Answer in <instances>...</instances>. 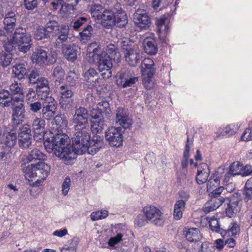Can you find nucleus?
Masks as SVG:
<instances>
[{
  "mask_svg": "<svg viewBox=\"0 0 252 252\" xmlns=\"http://www.w3.org/2000/svg\"><path fill=\"white\" fill-rule=\"evenodd\" d=\"M72 140L71 145L68 136L63 131H58L55 135L51 131H46L44 145L48 152H54L66 164H71L78 154L87 152L95 154L102 145V139L100 136H94L91 141L90 133L84 130L76 132Z\"/></svg>",
  "mask_w": 252,
  "mask_h": 252,
  "instance_id": "1",
  "label": "nucleus"
},
{
  "mask_svg": "<svg viewBox=\"0 0 252 252\" xmlns=\"http://www.w3.org/2000/svg\"><path fill=\"white\" fill-rule=\"evenodd\" d=\"M32 38L30 34L19 33L16 31L12 36L4 41V47L6 52L0 56V64L3 67L8 66L12 60L10 52L17 47L19 51L26 53L31 47Z\"/></svg>",
  "mask_w": 252,
  "mask_h": 252,
  "instance_id": "2",
  "label": "nucleus"
},
{
  "mask_svg": "<svg viewBox=\"0 0 252 252\" xmlns=\"http://www.w3.org/2000/svg\"><path fill=\"white\" fill-rule=\"evenodd\" d=\"M86 59L90 63H97V68L103 78L111 77L112 59L106 54L101 53V48L96 42L92 43L88 47Z\"/></svg>",
  "mask_w": 252,
  "mask_h": 252,
  "instance_id": "3",
  "label": "nucleus"
},
{
  "mask_svg": "<svg viewBox=\"0 0 252 252\" xmlns=\"http://www.w3.org/2000/svg\"><path fill=\"white\" fill-rule=\"evenodd\" d=\"M99 23L106 29H111L114 26L123 27L127 23V17L125 12L119 3L114 7L106 9Z\"/></svg>",
  "mask_w": 252,
  "mask_h": 252,
  "instance_id": "4",
  "label": "nucleus"
},
{
  "mask_svg": "<svg viewBox=\"0 0 252 252\" xmlns=\"http://www.w3.org/2000/svg\"><path fill=\"white\" fill-rule=\"evenodd\" d=\"M25 178L29 180L37 178L34 182L30 184L32 187H38L42 185L43 182L48 176L50 166L44 161H39L36 164H31L23 168Z\"/></svg>",
  "mask_w": 252,
  "mask_h": 252,
  "instance_id": "5",
  "label": "nucleus"
},
{
  "mask_svg": "<svg viewBox=\"0 0 252 252\" xmlns=\"http://www.w3.org/2000/svg\"><path fill=\"white\" fill-rule=\"evenodd\" d=\"M231 177L227 170L224 167L220 166L215 170L212 174L207 183V187L209 189H212L213 187H218L221 184L223 186H230L232 188L230 190L228 187L226 189L229 191H232L234 189V185L233 184H228Z\"/></svg>",
  "mask_w": 252,
  "mask_h": 252,
  "instance_id": "6",
  "label": "nucleus"
},
{
  "mask_svg": "<svg viewBox=\"0 0 252 252\" xmlns=\"http://www.w3.org/2000/svg\"><path fill=\"white\" fill-rule=\"evenodd\" d=\"M142 212L147 221L158 226L164 224L165 219L163 214L158 207L154 205H147L143 208Z\"/></svg>",
  "mask_w": 252,
  "mask_h": 252,
  "instance_id": "7",
  "label": "nucleus"
},
{
  "mask_svg": "<svg viewBox=\"0 0 252 252\" xmlns=\"http://www.w3.org/2000/svg\"><path fill=\"white\" fill-rule=\"evenodd\" d=\"M31 60L33 63L43 66L54 63L56 59L55 57L48 55L47 51L43 47L37 48L32 53Z\"/></svg>",
  "mask_w": 252,
  "mask_h": 252,
  "instance_id": "8",
  "label": "nucleus"
},
{
  "mask_svg": "<svg viewBox=\"0 0 252 252\" xmlns=\"http://www.w3.org/2000/svg\"><path fill=\"white\" fill-rule=\"evenodd\" d=\"M105 138L111 146L119 147L123 145V136L120 127H108L105 131Z\"/></svg>",
  "mask_w": 252,
  "mask_h": 252,
  "instance_id": "9",
  "label": "nucleus"
},
{
  "mask_svg": "<svg viewBox=\"0 0 252 252\" xmlns=\"http://www.w3.org/2000/svg\"><path fill=\"white\" fill-rule=\"evenodd\" d=\"M89 114L87 109L83 107H79L75 110L73 116V123L76 124L75 129L78 131H82L83 130L89 132L86 127H88Z\"/></svg>",
  "mask_w": 252,
  "mask_h": 252,
  "instance_id": "10",
  "label": "nucleus"
},
{
  "mask_svg": "<svg viewBox=\"0 0 252 252\" xmlns=\"http://www.w3.org/2000/svg\"><path fill=\"white\" fill-rule=\"evenodd\" d=\"M12 106V120L14 124L19 125L24 121L25 116V109L22 98H13Z\"/></svg>",
  "mask_w": 252,
  "mask_h": 252,
  "instance_id": "11",
  "label": "nucleus"
},
{
  "mask_svg": "<svg viewBox=\"0 0 252 252\" xmlns=\"http://www.w3.org/2000/svg\"><path fill=\"white\" fill-rule=\"evenodd\" d=\"M123 50L126 63L130 66H136L141 59L139 53L128 45H124Z\"/></svg>",
  "mask_w": 252,
  "mask_h": 252,
  "instance_id": "12",
  "label": "nucleus"
},
{
  "mask_svg": "<svg viewBox=\"0 0 252 252\" xmlns=\"http://www.w3.org/2000/svg\"><path fill=\"white\" fill-rule=\"evenodd\" d=\"M134 22L140 30H145L149 27L151 19L145 10L139 8L134 13Z\"/></svg>",
  "mask_w": 252,
  "mask_h": 252,
  "instance_id": "13",
  "label": "nucleus"
},
{
  "mask_svg": "<svg viewBox=\"0 0 252 252\" xmlns=\"http://www.w3.org/2000/svg\"><path fill=\"white\" fill-rule=\"evenodd\" d=\"M91 129L93 133L97 134L101 132L103 129L104 118L100 112H96V110L93 109L91 111Z\"/></svg>",
  "mask_w": 252,
  "mask_h": 252,
  "instance_id": "14",
  "label": "nucleus"
},
{
  "mask_svg": "<svg viewBox=\"0 0 252 252\" xmlns=\"http://www.w3.org/2000/svg\"><path fill=\"white\" fill-rule=\"evenodd\" d=\"M45 99L42 109V116L44 119L50 120L54 117L56 113L57 103L52 97H47Z\"/></svg>",
  "mask_w": 252,
  "mask_h": 252,
  "instance_id": "15",
  "label": "nucleus"
},
{
  "mask_svg": "<svg viewBox=\"0 0 252 252\" xmlns=\"http://www.w3.org/2000/svg\"><path fill=\"white\" fill-rule=\"evenodd\" d=\"M46 124L44 119L35 117L32 123V129L34 132V139L36 141L43 139L44 140V135L46 133L44 132Z\"/></svg>",
  "mask_w": 252,
  "mask_h": 252,
  "instance_id": "16",
  "label": "nucleus"
},
{
  "mask_svg": "<svg viewBox=\"0 0 252 252\" xmlns=\"http://www.w3.org/2000/svg\"><path fill=\"white\" fill-rule=\"evenodd\" d=\"M169 20L165 16L157 19L156 25L159 38L164 40L169 31Z\"/></svg>",
  "mask_w": 252,
  "mask_h": 252,
  "instance_id": "17",
  "label": "nucleus"
},
{
  "mask_svg": "<svg viewBox=\"0 0 252 252\" xmlns=\"http://www.w3.org/2000/svg\"><path fill=\"white\" fill-rule=\"evenodd\" d=\"M115 121L125 129L130 128L133 123L131 118L127 114L123 108H119L117 110Z\"/></svg>",
  "mask_w": 252,
  "mask_h": 252,
  "instance_id": "18",
  "label": "nucleus"
},
{
  "mask_svg": "<svg viewBox=\"0 0 252 252\" xmlns=\"http://www.w3.org/2000/svg\"><path fill=\"white\" fill-rule=\"evenodd\" d=\"M71 86L65 84L61 86L59 89L58 91L60 96V104L61 107L64 109H69L71 107V104L69 103L70 101H68L67 104L65 103V100L70 98L73 95V91L71 89Z\"/></svg>",
  "mask_w": 252,
  "mask_h": 252,
  "instance_id": "19",
  "label": "nucleus"
},
{
  "mask_svg": "<svg viewBox=\"0 0 252 252\" xmlns=\"http://www.w3.org/2000/svg\"><path fill=\"white\" fill-rule=\"evenodd\" d=\"M113 235L109 238L107 242L110 249L115 248L116 245L123 240L125 230L120 229L119 226H117L113 230Z\"/></svg>",
  "mask_w": 252,
  "mask_h": 252,
  "instance_id": "20",
  "label": "nucleus"
},
{
  "mask_svg": "<svg viewBox=\"0 0 252 252\" xmlns=\"http://www.w3.org/2000/svg\"><path fill=\"white\" fill-rule=\"evenodd\" d=\"M242 125V122H236L227 125L223 128L220 127L218 129V131L216 132L217 136H223L224 134L232 135L239 129Z\"/></svg>",
  "mask_w": 252,
  "mask_h": 252,
  "instance_id": "21",
  "label": "nucleus"
},
{
  "mask_svg": "<svg viewBox=\"0 0 252 252\" xmlns=\"http://www.w3.org/2000/svg\"><path fill=\"white\" fill-rule=\"evenodd\" d=\"M37 84L36 91L41 99L46 98L49 94V87L48 81L45 78H40L36 83Z\"/></svg>",
  "mask_w": 252,
  "mask_h": 252,
  "instance_id": "22",
  "label": "nucleus"
},
{
  "mask_svg": "<svg viewBox=\"0 0 252 252\" xmlns=\"http://www.w3.org/2000/svg\"><path fill=\"white\" fill-rule=\"evenodd\" d=\"M210 170L208 165L201 163L197 166V173L196 177V182L198 184L205 183L209 177Z\"/></svg>",
  "mask_w": 252,
  "mask_h": 252,
  "instance_id": "23",
  "label": "nucleus"
},
{
  "mask_svg": "<svg viewBox=\"0 0 252 252\" xmlns=\"http://www.w3.org/2000/svg\"><path fill=\"white\" fill-rule=\"evenodd\" d=\"M138 81V77L135 76H126L124 73H121L117 76L116 84L123 88L130 87Z\"/></svg>",
  "mask_w": 252,
  "mask_h": 252,
  "instance_id": "24",
  "label": "nucleus"
},
{
  "mask_svg": "<svg viewBox=\"0 0 252 252\" xmlns=\"http://www.w3.org/2000/svg\"><path fill=\"white\" fill-rule=\"evenodd\" d=\"M17 19L15 13L10 11L5 14L3 19L4 29L7 32H12L16 26Z\"/></svg>",
  "mask_w": 252,
  "mask_h": 252,
  "instance_id": "25",
  "label": "nucleus"
},
{
  "mask_svg": "<svg viewBox=\"0 0 252 252\" xmlns=\"http://www.w3.org/2000/svg\"><path fill=\"white\" fill-rule=\"evenodd\" d=\"M17 140V135L15 129H11L10 131L5 130L2 136L0 143H3L8 147H12L14 146Z\"/></svg>",
  "mask_w": 252,
  "mask_h": 252,
  "instance_id": "26",
  "label": "nucleus"
},
{
  "mask_svg": "<svg viewBox=\"0 0 252 252\" xmlns=\"http://www.w3.org/2000/svg\"><path fill=\"white\" fill-rule=\"evenodd\" d=\"M143 47L145 52L148 55H154L158 51L155 39L151 37H147L144 39Z\"/></svg>",
  "mask_w": 252,
  "mask_h": 252,
  "instance_id": "27",
  "label": "nucleus"
},
{
  "mask_svg": "<svg viewBox=\"0 0 252 252\" xmlns=\"http://www.w3.org/2000/svg\"><path fill=\"white\" fill-rule=\"evenodd\" d=\"M142 75L154 74L155 73V63L149 58H146L142 61L141 64Z\"/></svg>",
  "mask_w": 252,
  "mask_h": 252,
  "instance_id": "28",
  "label": "nucleus"
},
{
  "mask_svg": "<svg viewBox=\"0 0 252 252\" xmlns=\"http://www.w3.org/2000/svg\"><path fill=\"white\" fill-rule=\"evenodd\" d=\"M62 52L64 57L68 61L73 62L76 60L77 47L74 44L64 45Z\"/></svg>",
  "mask_w": 252,
  "mask_h": 252,
  "instance_id": "29",
  "label": "nucleus"
},
{
  "mask_svg": "<svg viewBox=\"0 0 252 252\" xmlns=\"http://www.w3.org/2000/svg\"><path fill=\"white\" fill-rule=\"evenodd\" d=\"M12 72L14 77L19 80L25 78L28 73V69L26 67V64L24 63H16L12 67Z\"/></svg>",
  "mask_w": 252,
  "mask_h": 252,
  "instance_id": "30",
  "label": "nucleus"
},
{
  "mask_svg": "<svg viewBox=\"0 0 252 252\" xmlns=\"http://www.w3.org/2000/svg\"><path fill=\"white\" fill-rule=\"evenodd\" d=\"M105 10H106V8H104L101 5L95 4L91 6L90 11L92 17L97 23H99Z\"/></svg>",
  "mask_w": 252,
  "mask_h": 252,
  "instance_id": "31",
  "label": "nucleus"
},
{
  "mask_svg": "<svg viewBox=\"0 0 252 252\" xmlns=\"http://www.w3.org/2000/svg\"><path fill=\"white\" fill-rule=\"evenodd\" d=\"M53 128L58 132L62 131V129L65 128L67 126V121L66 119L61 114L57 115L54 118L52 122Z\"/></svg>",
  "mask_w": 252,
  "mask_h": 252,
  "instance_id": "32",
  "label": "nucleus"
},
{
  "mask_svg": "<svg viewBox=\"0 0 252 252\" xmlns=\"http://www.w3.org/2000/svg\"><path fill=\"white\" fill-rule=\"evenodd\" d=\"M46 156L40 150L35 149L30 151L26 157V161L27 162L43 161L46 159Z\"/></svg>",
  "mask_w": 252,
  "mask_h": 252,
  "instance_id": "33",
  "label": "nucleus"
},
{
  "mask_svg": "<svg viewBox=\"0 0 252 252\" xmlns=\"http://www.w3.org/2000/svg\"><path fill=\"white\" fill-rule=\"evenodd\" d=\"M186 239L190 242L197 241L201 238L200 230L197 228H187L185 231Z\"/></svg>",
  "mask_w": 252,
  "mask_h": 252,
  "instance_id": "34",
  "label": "nucleus"
},
{
  "mask_svg": "<svg viewBox=\"0 0 252 252\" xmlns=\"http://www.w3.org/2000/svg\"><path fill=\"white\" fill-rule=\"evenodd\" d=\"M101 53H104L109 56L111 59H113L117 62H119L120 60L121 55L120 53L118 51V49L113 44H109L107 46L105 51L102 52Z\"/></svg>",
  "mask_w": 252,
  "mask_h": 252,
  "instance_id": "35",
  "label": "nucleus"
},
{
  "mask_svg": "<svg viewBox=\"0 0 252 252\" xmlns=\"http://www.w3.org/2000/svg\"><path fill=\"white\" fill-rule=\"evenodd\" d=\"M185 203L183 200H177L174 206L173 216L176 220H180L183 216V212L185 210Z\"/></svg>",
  "mask_w": 252,
  "mask_h": 252,
  "instance_id": "36",
  "label": "nucleus"
},
{
  "mask_svg": "<svg viewBox=\"0 0 252 252\" xmlns=\"http://www.w3.org/2000/svg\"><path fill=\"white\" fill-rule=\"evenodd\" d=\"M98 73L93 68H90L83 73V76L87 80L88 82L91 81L93 84L91 85L92 87L96 86V81H98Z\"/></svg>",
  "mask_w": 252,
  "mask_h": 252,
  "instance_id": "37",
  "label": "nucleus"
},
{
  "mask_svg": "<svg viewBox=\"0 0 252 252\" xmlns=\"http://www.w3.org/2000/svg\"><path fill=\"white\" fill-rule=\"evenodd\" d=\"M210 228L213 231L219 233L221 236L224 237L226 234V231L220 227L218 220L215 217H211L209 220Z\"/></svg>",
  "mask_w": 252,
  "mask_h": 252,
  "instance_id": "38",
  "label": "nucleus"
},
{
  "mask_svg": "<svg viewBox=\"0 0 252 252\" xmlns=\"http://www.w3.org/2000/svg\"><path fill=\"white\" fill-rule=\"evenodd\" d=\"M222 201L215 198L205 204L203 210L205 213H209L217 209L222 203Z\"/></svg>",
  "mask_w": 252,
  "mask_h": 252,
  "instance_id": "39",
  "label": "nucleus"
},
{
  "mask_svg": "<svg viewBox=\"0 0 252 252\" xmlns=\"http://www.w3.org/2000/svg\"><path fill=\"white\" fill-rule=\"evenodd\" d=\"M242 169V164L238 161H235L229 166L227 170L232 177L236 175H241Z\"/></svg>",
  "mask_w": 252,
  "mask_h": 252,
  "instance_id": "40",
  "label": "nucleus"
},
{
  "mask_svg": "<svg viewBox=\"0 0 252 252\" xmlns=\"http://www.w3.org/2000/svg\"><path fill=\"white\" fill-rule=\"evenodd\" d=\"M191 143H189V140H187L185 149L183 153V157L181 161L182 167L183 168H186L188 164V159L190 157V150Z\"/></svg>",
  "mask_w": 252,
  "mask_h": 252,
  "instance_id": "41",
  "label": "nucleus"
},
{
  "mask_svg": "<svg viewBox=\"0 0 252 252\" xmlns=\"http://www.w3.org/2000/svg\"><path fill=\"white\" fill-rule=\"evenodd\" d=\"M9 89L11 93L19 94L20 95L19 98H22L23 99L24 91L21 83H18L17 82L12 83L9 86Z\"/></svg>",
  "mask_w": 252,
  "mask_h": 252,
  "instance_id": "42",
  "label": "nucleus"
},
{
  "mask_svg": "<svg viewBox=\"0 0 252 252\" xmlns=\"http://www.w3.org/2000/svg\"><path fill=\"white\" fill-rule=\"evenodd\" d=\"M15 97H14V98ZM10 98V94L7 90H2L0 92V103L3 106H7L12 99Z\"/></svg>",
  "mask_w": 252,
  "mask_h": 252,
  "instance_id": "43",
  "label": "nucleus"
},
{
  "mask_svg": "<svg viewBox=\"0 0 252 252\" xmlns=\"http://www.w3.org/2000/svg\"><path fill=\"white\" fill-rule=\"evenodd\" d=\"M45 2H49L51 1V4L55 9H58L59 6H61V10L63 12L65 13L64 9L66 8H73V6L71 5H63L64 0H44Z\"/></svg>",
  "mask_w": 252,
  "mask_h": 252,
  "instance_id": "44",
  "label": "nucleus"
},
{
  "mask_svg": "<svg viewBox=\"0 0 252 252\" xmlns=\"http://www.w3.org/2000/svg\"><path fill=\"white\" fill-rule=\"evenodd\" d=\"M108 216V212L105 210H100L93 212L90 215L92 220L96 221L106 218Z\"/></svg>",
  "mask_w": 252,
  "mask_h": 252,
  "instance_id": "45",
  "label": "nucleus"
},
{
  "mask_svg": "<svg viewBox=\"0 0 252 252\" xmlns=\"http://www.w3.org/2000/svg\"><path fill=\"white\" fill-rule=\"evenodd\" d=\"M96 112L105 113L109 114L111 112L110 105L108 101L102 100L97 104Z\"/></svg>",
  "mask_w": 252,
  "mask_h": 252,
  "instance_id": "46",
  "label": "nucleus"
},
{
  "mask_svg": "<svg viewBox=\"0 0 252 252\" xmlns=\"http://www.w3.org/2000/svg\"><path fill=\"white\" fill-rule=\"evenodd\" d=\"M33 36L35 39L40 40L44 38H46L48 36V35L45 29V28L42 26H37L34 31Z\"/></svg>",
  "mask_w": 252,
  "mask_h": 252,
  "instance_id": "47",
  "label": "nucleus"
},
{
  "mask_svg": "<svg viewBox=\"0 0 252 252\" xmlns=\"http://www.w3.org/2000/svg\"><path fill=\"white\" fill-rule=\"evenodd\" d=\"M92 31V26L88 25L82 32H80V40L82 43H85L90 39Z\"/></svg>",
  "mask_w": 252,
  "mask_h": 252,
  "instance_id": "48",
  "label": "nucleus"
},
{
  "mask_svg": "<svg viewBox=\"0 0 252 252\" xmlns=\"http://www.w3.org/2000/svg\"><path fill=\"white\" fill-rule=\"evenodd\" d=\"M45 29L48 36L51 33L53 35L56 34L57 31H59L58 24L55 21H50L47 24Z\"/></svg>",
  "mask_w": 252,
  "mask_h": 252,
  "instance_id": "49",
  "label": "nucleus"
},
{
  "mask_svg": "<svg viewBox=\"0 0 252 252\" xmlns=\"http://www.w3.org/2000/svg\"><path fill=\"white\" fill-rule=\"evenodd\" d=\"M239 210L238 205L236 202L230 203L227 205L225 209V213L229 218H231L234 214H236Z\"/></svg>",
  "mask_w": 252,
  "mask_h": 252,
  "instance_id": "50",
  "label": "nucleus"
},
{
  "mask_svg": "<svg viewBox=\"0 0 252 252\" xmlns=\"http://www.w3.org/2000/svg\"><path fill=\"white\" fill-rule=\"evenodd\" d=\"M154 75V74L142 75L143 84L147 89L150 90L154 86V81L153 80Z\"/></svg>",
  "mask_w": 252,
  "mask_h": 252,
  "instance_id": "51",
  "label": "nucleus"
},
{
  "mask_svg": "<svg viewBox=\"0 0 252 252\" xmlns=\"http://www.w3.org/2000/svg\"><path fill=\"white\" fill-rule=\"evenodd\" d=\"M240 231V228L239 224L235 221L231 222L229 225V227L226 231L229 235L234 236L238 234Z\"/></svg>",
  "mask_w": 252,
  "mask_h": 252,
  "instance_id": "52",
  "label": "nucleus"
},
{
  "mask_svg": "<svg viewBox=\"0 0 252 252\" xmlns=\"http://www.w3.org/2000/svg\"><path fill=\"white\" fill-rule=\"evenodd\" d=\"M71 183L70 178L68 176L66 177L63 182L61 186V192L63 195L66 196L67 195L70 189Z\"/></svg>",
  "mask_w": 252,
  "mask_h": 252,
  "instance_id": "53",
  "label": "nucleus"
},
{
  "mask_svg": "<svg viewBox=\"0 0 252 252\" xmlns=\"http://www.w3.org/2000/svg\"><path fill=\"white\" fill-rule=\"evenodd\" d=\"M78 78V75L74 71H69L66 78L65 84H67L71 87L75 86Z\"/></svg>",
  "mask_w": 252,
  "mask_h": 252,
  "instance_id": "54",
  "label": "nucleus"
},
{
  "mask_svg": "<svg viewBox=\"0 0 252 252\" xmlns=\"http://www.w3.org/2000/svg\"><path fill=\"white\" fill-rule=\"evenodd\" d=\"M77 243L73 241H69L60 249L61 252H76Z\"/></svg>",
  "mask_w": 252,
  "mask_h": 252,
  "instance_id": "55",
  "label": "nucleus"
},
{
  "mask_svg": "<svg viewBox=\"0 0 252 252\" xmlns=\"http://www.w3.org/2000/svg\"><path fill=\"white\" fill-rule=\"evenodd\" d=\"M53 75L56 79V81L60 82L64 76V72L61 66H58L54 69Z\"/></svg>",
  "mask_w": 252,
  "mask_h": 252,
  "instance_id": "56",
  "label": "nucleus"
},
{
  "mask_svg": "<svg viewBox=\"0 0 252 252\" xmlns=\"http://www.w3.org/2000/svg\"><path fill=\"white\" fill-rule=\"evenodd\" d=\"M207 191L209 192V195L214 198L217 197L222 192L224 189L223 186L213 187L212 189H209L207 187Z\"/></svg>",
  "mask_w": 252,
  "mask_h": 252,
  "instance_id": "57",
  "label": "nucleus"
},
{
  "mask_svg": "<svg viewBox=\"0 0 252 252\" xmlns=\"http://www.w3.org/2000/svg\"><path fill=\"white\" fill-rule=\"evenodd\" d=\"M240 140L244 142L252 141V127L246 128L242 133Z\"/></svg>",
  "mask_w": 252,
  "mask_h": 252,
  "instance_id": "58",
  "label": "nucleus"
},
{
  "mask_svg": "<svg viewBox=\"0 0 252 252\" xmlns=\"http://www.w3.org/2000/svg\"><path fill=\"white\" fill-rule=\"evenodd\" d=\"M32 136L30 126L28 125H24L20 128L19 137H25Z\"/></svg>",
  "mask_w": 252,
  "mask_h": 252,
  "instance_id": "59",
  "label": "nucleus"
},
{
  "mask_svg": "<svg viewBox=\"0 0 252 252\" xmlns=\"http://www.w3.org/2000/svg\"><path fill=\"white\" fill-rule=\"evenodd\" d=\"M32 139V136L19 137L20 146L23 148H27L31 144Z\"/></svg>",
  "mask_w": 252,
  "mask_h": 252,
  "instance_id": "60",
  "label": "nucleus"
},
{
  "mask_svg": "<svg viewBox=\"0 0 252 252\" xmlns=\"http://www.w3.org/2000/svg\"><path fill=\"white\" fill-rule=\"evenodd\" d=\"M87 19L85 17H80L75 20L72 23V27L74 30H78V29L84 24L87 22Z\"/></svg>",
  "mask_w": 252,
  "mask_h": 252,
  "instance_id": "61",
  "label": "nucleus"
},
{
  "mask_svg": "<svg viewBox=\"0 0 252 252\" xmlns=\"http://www.w3.org/2000/svg\"><path fill=\"white\" fill-rule=\"evenodd\" d=\"M38 76L39 74L37 70H32L28 77L29 83L33 84L36 83L39 79L38 78Z\"/></svg>",
  "mask_w": 252,
  "mask_h": 252,
  "instance_id": "62",
  "label": "nucleus"
},
{
  "mask_svg": "<svg viewBox=\"0 0 252 252\" xmlns=\"http://www.w3.org/2000/svg\"><path fill=\"white\" fill-rule=\"evenodd\" d=\"M225 246L224 241L221 239H218L214 241V246L219 251H221Z\"/></svg>",
  "mask_w": 252,
  "mask_h": 252,
  "instance_id": "63",
  "label": "nucleus"
},
{
  "mask_svg": "<svg viewBox=\"0 0 252 252\" xmlns=\"http://www.w3.org/2000/svg\"><path fill=\"white\" fill-rule=\"evenodd\" d=\"M25 5L28 10H32L37 6V0H25Z\"/></svg>",
  "mask_w": 252,
  "mask_h": 252,
  "instance_id": "64",
  "label": "nucleus"
}]
</instances>
